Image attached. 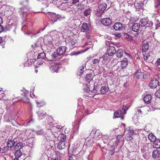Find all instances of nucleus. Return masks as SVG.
<instances>
[{"label":"nucleus","mask_w":160,"mask_h":160,"mask_svg":"<svg viewBox=\"0 0 160 160\" xmlns=\"http://www.w3.org/2000/svg\"><path fill=\"white\" fill-rule=\"evenodd\" d=\"M91 134V136H92V141L93 142L95 140H99L102 137V134L99 130L96 131L92 130Z\"/></svg>","instance_id":"obj_1"},{"label":"nucleus","mask_w":160,"mask_h":160,"mask_svg":"<svg viewBox=\"0 0 160 160\" xmlns=\"http://www.w3.org/2000/svg\"><path fill=\"white\" fill-rule=\"evenodd\" d=\"M140 22L142 27L145 26L146 27H151L153 25V23L152 21L149 20L148 18H142Z\"/></svg>","instance_id":"obj_2"},{"label":"nucleus","mask_w":160,"mask_h":160,"mask_svg":"<svg viewBox=\"0 0 160 160\" xmlns=\"http://www.w3.org/2000/svg\"><path fill=\"white\" fill-rule=\"evenodd\" d=\"M144 1V0H136L134 2V6L136 9L139 10L142 8Z\"/></svg>","instance_id":"obj_3"},{"label":"nucleus","mask_w":160,"mask_h":160,"mask_svg":"<svg viewBox=\"0 0 160 160\" xmlns=\"http://www.w3.org/2000/svg\"><path fill=\"white\" fill-rule=\"evenodd\" d=\"M142 27L140 23H134L132 25V30L134 32H138L142 30Z\"/></svg>","instance_id":"obj_4"},{"label":"nucleus","mask_w":160,"mask_h":160,"mask_svg":"<svg viewBox=\"0 0 160 160\" xmlns=\"http://www.w3.org/2000/svg\"><path fill=\"white\" fill-rule=\"evenodd\" d=\"M50 16L52 22V23H53L56 22L58 19H60L61 18V16L59 14H56L54 13H51L50 14Z\"/></svg>","instance_id":"obj_5"},{"label":"nucleus","mask_w":160,"mask_h":160,"mask_svg":"<svg viewBox=\"0 0 160 160\" xmlns=\"http://www.w3.org/2000/svg\"><path fill=\"white\" fill-rule=\"evenodd\" d=\"M158 85L159 81L156 79L151 80L149 83V86L151 88H156Z\"/></svg>","instance_id":"obj_6"},{"label":"nucleus","mask_w":160,"mask_h":160,"mask_svg":"<svg viewBox=\"0 0 160 160\" xmlns=\"http://www.w3.org/2000/svg\"><path fill=\"white\" fill-rule=\"evenodd\" d=\"M114 117L115 118H120L121 120H123V114L121 110H118L114 113Z\"/></svg>","instance_id":"obj_7"},{"label":"nucleus","mask_w":160,"mask_h":160,"mask_svg":"<svg viewBox=\"0 0 160 160\" xmlns=\"http://www.w3.org/2000/svg\"><path fill=\"white\" fill-rule=\"evenodd\" d=\"M154 9L160 14V0H155L154 2Z\"/></svg>","instance_id":"obj_8"},{"label":"nucleus","mask_w":160,"mask_h":160,"mask_svg":"<svg viewBox=\"0 0 160 160\" xmlns=\"http://www.w3.org/2000/svg\"><path fill=\"white\" fill-rule=\"evenodd\" d=\"M66 48L64 46H61L58 48L57 51L59 56L63 55L66 52Z\"/></svg>","instance_id":"obj_9"},{"label":"nucleus","mask_w":160,"mask_h":160,"mask_svg":"<svg viewBox=\"0 0 160 160\" xmlns=\"http://www.w3.org/2000/svg\"><path fill=\"white\" fill-rule=\"evenodd\" d=\"M115 48L114 46H110L107 50V53L108 56H113L116 53Z\"/></svg>","instance_id":"obj_10"},{"label":"nucleus","mask_w":160,"mask_h":160,"mask_svg":"<svg viewBox=\"0 0 160 160\" xmlns=\"http://www.w3.org/2000/svg\"><path fill=\"white\" fill-rule=\"evenodd\" d=\"M101 23L105 26H108L111 24L112 21L109 18H106L102 19Z\"/></svg>","instance_id":"obj_11"},{"label":"nucleus","mask_w":160,"mask_h":160,"mask_svg":"<svg viewBox=\"0 0 160 160\" xmlns=\"http://www.w3.org/2000/svg\"><path fill=\"white\" fill-rule=\"evenodd\" d=\"M28 11V9L26 7L20 8V10L19 11L20 14L22 13L23 17H25L27 15V12Z\"/></svg>","instance_id":"obj_12"},{"label":"nucleus","mask_w":160,"mask_h":160,"mask_svg":"<svg viewBox=\"0 0 160 160\" xmlns=\"http://www.w3.org/2000/svg\"><path fill=\"white\" fill-rule=\"evenodd\" d=\"M149 42H146L142 45V51L143 52H147L149 48Z\"/></svg>","instance_id":"obj_13"},{"label":"nucleus","mask_w":160,"mask_h":160,"mask_svg":"<svg viewBox=\"0 0 160 160\" xmlns=\"http://www.w3.org/2000/svg\"><path fill=\"white\" fill-rule=\"evenodd\" d=\"M122 28V23L120 22L115 23L113 25V28L115 30H120Z\"/></svg>","instance_id":"obj_14"},{"label":"nucleus","mask_w":160,"mask_h":160,"mask_svg":"<svg viewBox=\"0 0 160 160\" xmlns=\"http://www.w3.org/2000/svg\"><path fill=\"white\" fill-rule=\"evenodd\" d=\"M148 138L149 140L152 142H153L154 144H156L157 141H155L156 139V136L152 133H150L148 136Z\"/></svg>","instance_id":"obj_15"},{"label":"nucleus","mask_w":160,"mask_h":160,"mask_svg":"<svg viewBox=\"0 0 160 160\" xmlns=\"http://www.w3.org/2000/svg\"><path fill=\"white\" fill-rule=\"evenodd\" d=\"M81 31L83 32H87L89 30L88 27L87 23H83L81 27Z\"/></svg>","instance_id":"obj_16"},{"label":"nucleus","mask_w":160,"mask_h":160,"mask_svg":"<svg viewBox=\"0 0 160 160\" xmlns=\"http://www.w3.org/2000/svg\"><path fill=\"white\" fill-rule=\"evenodd\" d=\"M121 67L123 69L126 68L128 64V62L127 59L125 58L123 60L121 61Z\"/></svg>","instance_id":"obj_17"},{"label":"nucleus","mask_w":160,"mask_h":160,"mask_svg":"<svg viewBox=\"0 0 160 160\" xmlns=\"http://www.w3.org/2000/svg\"><path fill=\"white\" fill-rule=\"evenodd\" d=\"M107 4L106 3H102L99 4L98 7V10L101 11H104L106 8Z\"/></svg>","instance_id":"obj_18"},{"label":"nucleus","mask_w":160,"mask_h":160,"mask_svg":"<svg viewBox=\"0 0 160 160\" xmlns=\"http://www.w3.org/2000/svg\"><path fill=\"white\" fill-rule=\"evenodd\" d=\"M100 146L103 149L107 150L108 147V142L107 140L103 141V143H101Z\"/></svg>","instance_id":"obj_19"},{"label":"nucleus","mask_w":160,"mask_h":160,"mask_svg":"<svg viewBox=\"0 0 160 160\" xmlns=\"http://www.w3.org/2000/svg\"><path fill=\"white\" fill-rule=\"evenodd\" d=\"M152 99L151 96L150 95H147L143 98V101L147 103H148L150 102Z\"/></svg>","instance_id":"obj_20"},{"label":"nucleus","mask_w":160,"mask_h":160,"mask_svg":"<svg viewBox=\"0 0 160 160\" xmlns=\"http://www.w3.org/2000/svg\"><path fill=\"white\" fill-rule=\"evenodd\" d=\"M144 75L143 72H140L138 70L136 72L134 77L137 78H142L143 77Z\"/></svg>","instance_id":"obj_21"},{"label":"nucleus","mask_w":160,"mask_h":160,"mask_svg":"<svg viewBox=\"0 0 160 160\" xmlns=\"http://www.w3.org/2000/svg\"><path fill=\"white\" fill-rule=\"evenodd\" d=\"M65 147V143L64 142H60L58 145L57 148L59 150H61L64 148Z\"/></svg>","instance_id":"obj_22"},{"label":"nucleus","mask_w":160,"mask_h":160,"mask_svg":"<svg viewBox=\"0 0 160 160\" xmlns=\"http://www.w3.org/2000/svg\"><path fill=\"white\" fill-rule=\"evenodd\" d=\"M23 145L22 142L17 143L14 147L15 150H22V148L23 147Z\"/></svg>","instance_id":"obj_23"},{"label":"nucleus","mask_w":160,"mask_h":160,"mask_svg":"<svg viewBox=\"0 0 160 160\" xmlns=\"http://www.w3.org/2000/svg\"><path fill=\"white\" fill-rule=\"evenodd\" d=\"M123 50L122 49H120L117 51L116 55L118 57L121 58L123 55Z\"/></svg>","instance_id":"obj_24"},{"label":"nucleus","mask_w":160,"mask_h":160,"mask_svg":"<svg viewBox=\"0 0 160 160\" xmlns=\"http://www.w3.org/2000/svg\"><path fill=\"white\" fill-rule=\"evenodd\" d=\"M59 7L62 10H66L68 8V3H62L59 6Z\"/></svg>","instance_id":"obj_25"},{"label":"nucleus","mask_w":160,"mask_h":160,"mask_svg":"<svg viewBox=\"0 0 160 160\" xmlns=\"http://www.w3.org/2000/svg\"><path fill=\"white\" fill-rule=\"evenodd\" d=\"M152 157L155 159L159 157V151L157 150L156 149L154 150L152 152Z\"/></svg>","instance_id":"obj_26"},{"label":"nucleus","mask_w":160,"mask_h":160,"mask_svg":"<svg viewBox=\"0 0 160 160\" xmlns=\"http://www.w3.org/2000/svg\"><path fill=\"white\" fill-rule=\"evenodd\" d=\"M97 87L95 88V86L93 87V89L91 88H84V90L85 91H86V92H88L89 91L95 93V91H96L97 90Z\"/></svg>","instance_id":"obj_27"},{"label":"nucleus","mask_w":160,"mask_h":160,"mask_svg":"<svg viewBox=\"0 0 160 160\" xmlns=\"http://www.w3.org/2000/svg\"><path fill=\"white\" fill-rule=\"evenodd\" d=\"M15 143V141L13 140H10L8 141V147L11 148H12Z\"/></svg>","instance_id":"obj_28"},{"label":"nucleus","mask_w":160,"mask_h":160,"mask_svg":"<svg viewBox=\"0 0 160 160\" xmlns=\"http://www.w3.org/2000/svg\"><path fill=\"white\" fill-rule=\"evenodd\" d=\"M84 68V66L82 65L80 67V68L78 69V71L77 72V74L79 76L81 75L83 72Z\"/></svg>","instance_id":"obj_29"},{"label":"nucleus","mask_w":160,"mask_h":160,"mask_svg":"<svg viewBox=\"0 0 160 160\" xmlns=\"http://www.w3.org/2000/svg\"><path fill=\"white\" fill-rule=\"evenodd\" d=\"M108 88L106 86L102 87L100 89L101 92L104 94L108 92Z\"/></svg>","instance_id":"obj_30"},{"label":"nucleus","mask_w":160,"mask_h":160,"mask_svg":"<svg viewBox=\"0 0 160 160\" xmlns=\"http://www.w3.org/2000/svg\"><path fill=\"white\" fill-rule=\"evenodd\" d=\"M22 150H15L16 152L15 153V155L16 158H19L21 156L22 154Z\"/></svg>","instance_id":"obj_31"},{"label":"nucleus","mask_w":160,"mask_h":160,"mask_svg":"<svg viewBox=\"0 0 160 160\" xmlns=\"http://www.w3.org/2000/svg\"><path fill=\"white\" fill-rule=\"evenodd\" d=\"M91 75H92L90 73L86 75V81L87 82H89L92 79V78Z\"/></svg>","instance_id":"obj_32"},{"label":"nucleus","mask_w":160,"mask_h":160,"mask_svg":"<svg viewBox=\"0 0 160 160\" xmlns=\"http://www.w3.org/2000/svg\"><path fill=\"white\" fill-rule=\"evenodd\" d=\"M62 155V154H60L59 152H57L56 153V155L54 157H53L51 158L49 160H58V157L59 156V157L60 156H61Z\"/></svg>","instance_id":"obj_33"},{"label":"nucleus","mask_w":160,"mask_h":160,"mask_svg":"<svg viewBox=\"0 0 160 160\" xmlns=\"http://www.w3.org/2000/svg\"><path fill=\"white\" fill-rule=\"evenodd\" d=\"M101 59V58H99V59H94L92 61V64L94 65V66H97V65L99 63V62Z\"/></svg>","instance_id":"obj_34"},{"label":"nucleus","mask_w":160,"mask_h":160,"mask_svg":"<svg viewBox=\"0 0 160 160\" xmlns=\"http://www.w3.org/2000/svg\"><path fill=\"white\" fill-rule=\"evenodd\" d=\"M91 9L90 8H88L86 9L83 12V13L85 16H87L91 13Z\"/></svg>","instance_id":"obj_35"},{"label":"nucleus","mask_w":160,"mask_h":160,"mask_svg":"<svg viewBox=\"0 0 160 160\" xmlns=\"http://www.w3.org/2000/svg\"><path fill=\"white\" fill-rule=\"evenodd\" d=\"M46 57V54L44 52L41 53H39L38 57L37 58L38 59L40 58L44 59Z\"/></svg>","instance_id":"obj_36"},{"label":"nucleus","mask_w":160,"mask_h":160,"mask_svg":"<svg viewBox=\"0 0 160 160\" xmlns=\"http://www.w3.org/2000/svg\"><path fill=\"white\" fill-rule=\"evenodd\" d=\"M59 137L61 142H64L66 140V136L64 134L60 135L59 136Z\"/></svg>","instance_id":"obj_37"},{"label":"nucleus","mask_w":160,"mask_h":160,"mask_svg":"<svg viewBox=\"0 0 160 160\" xmlns=\"http://www.w3.org/2000/svg\"><path fill=\"white\" fill-rule=\"evenodd\" d=\"M57 69V66H52L50 68V70L52 72H56Z\"/></svg>","instance_id":"obj_38"},{"label":"nucleus","mask_w":160,"mask_h":160,"mask_svg":"<svg viewBox=\"0 0 160 160\" xmlns=\"http://www.w3.org/2000/svg\"><path fill=\"white\" fill-rule=\"evenodd\" d=\"M101 58V59L102 58L103 59V61H102V63L103 64H104L106 62V60L108 58L107 56V54H104Z\"/></svg>","instance_id":"obj_39"},{"label":"nucleus","mask_w":160,"mask_h":160,"mask_svg":"<svg viewBox=\"0 0 160 160\" xmlns=\"http://www.w3.org/2000/svg\"><path fill=\"white\" fill-rule=\"evenodd\" d=\"M46 115V112H42L40 113V114H38V115L39 117H40V118L41 119H42L43 118H44V116H45Z\"/></svg>","instance_id":"obj_40"},{"label":"nucleus","mask_w":160,"mask_h":160,"mask_svg":"<svg viewBox=\"0 0 160 160\" xmlns=\"http://www.w3.org/2000/svg\"><path fill=\"white\" fill-rule=\"evenodd\" d=\"M124 36L126 38H128L130 40H132L133 39V38L132 36L126 33L124 34Z\"/></svg>","instance_id":"obj_41"},{"label":"nucleus","mask_w":160,"mask_h":160,"mask_svg":"<svg viewBox=\"0 0 160 160\" xmlns=\"http://www.w3.org/2000/svg\"><path fill=\"white\" fill-rule=\"evenodd\" d=\"M155 96L158 98H160V89L156 91L155 93Z\"/></svg>","instance_id":"obj_42"},{"label":"nucleus","mask_w":160,"mask_h":160,"mask_svg":"<svg viewBox=\"0 0 160 160\" xmlns=\"http://www.w3.org/2000/svg\"><path fill=\"white\" fill-rule=\"evenodd\" d=\"M79 0H72V4H75L77 3H78L77 4L78 6H79L81 5V4L79 3Z\"/></svg>","instance_id":"obj_43"},{"label":"nucleus","mask_w":160,"mask_h":160,"mask_svg":"<svg viewBox=\"0 0 160 160\" xmlns=\"http://www.w3.org/2000/svg\"><path fill=\"white\" fill-rule=\"evenodd\" d=\"M29 100V98L26 96H25L22 98V100L24 102H28Z\"/></svg>","instance_id":"obj_44"},{"label":"nucleus","mask_w":160,"mask_h":160,"mask_svg":"<svg viewBox=\"0 0 160 160\" xmlns=\"http://www.w3.org/2000/svg\"><path fill=\"white\" fill-rule=\"evenodd\" d=\"M8 151V147H4L2 150V152L4 153L7 152Z\"/></svg>","instance_id":"obj_45"},{"label":"nucleus","mask_w":160,"mask_h":160,"mask_svg":"<svg viewBox=\"0 0 160 160\" xmlns=\"http://www.w3.org/2000/svg\"><path fill=\"white\" fill-rule=\"evenodd\" d=\"M76 42L77 41L75 40L72 39L70 41L69 43H71V45H74L76 43Z\"/></svg>","instance_id":"obj_46"},{"label":"nucleus","mask_w":160,"mask_h":160,"mask_svg":"<svg viewBox=\"0 0 160 160\" xmlns=\"http://www.w3.org/2000/svg\"><path fill=\"white\" fill-rule=\"evenodd\" d=\"M59 55L57 52H55L53 54L51 55L52 57L53 58H56Z\"/></svg>","instance_id":"obj_47"},{"label":"nucleus","mask_w":160,"mask_h":160,"mask_svg":"<svg viewBox=\"0 0 160 160\" xmlns=\"http://www.w3.org/2000/svg\"><path fill=\"white\" fill-rule=\"evenodd\" d=\"M53 127V125H51V124L50 122L48 123L47 126V128L48 129H50L52 128Z\"/></svg>","instance_id":"obj_48"},{"label":"nucleus","mask_w":160,"mask_h":160,"mask_svg":"<svg viewBox=\"0 0 160 160\" xmlns=\"http://www.w3.org/2000/svg\"><path fill=\"white\" fill-rule=\"evenodd\" d=\"M126 138L128 141H131L132 139V137L131 135L127 136L126 137Z\"/></svg>","instance_id":"obj_49"},{"label":"nucleus","mask_w":160,"mask_h":160,"mask_svg":"<svg viewBox=\"0 0 160 160\" xmlns=\"http://www.w3.org/2000/svg\"><path fill=\"white\" fill-rule=\"evenodd\" d=\"M155 65L157 66L160 65V58L157 59Z\"/></svg>","instance_id":"obj_50"},{"label":"nucleus","mask_w":160,"mask_h":160,"mask_svg":"<svg viewBox=\"0 0 160 160\" xmlns=\"http://www.w3.org/2000/svg\"><path fill=\"white\" fill-rule=\"evenodd\" d=\"M4 43H3L2 42V38L1 37H0V44L2 46V48H4Z\"/></svg>","instance_id":"obj_51"},{"label":"nucleus","mask_w":160,"mask_h":160,"mask_svg":"<svg viewBox=\"0 0 160 160\" xmlns=\"http://www.w3.org/2000/svg\"><path fill=\"white\" fill-rule=\"evenodd\" d=\"M155 141H157V143L154 144L155 145L160 146V140L159 139L156 140Z\"/></svg>","instance_id":"obj_52"},{"label":"nucleus","mask_w":160,"mask_h":160,"mask_svg":"<svg viewBox=\"0 0 160 160\" xmlns=\"http://www.w3.org/2000/svg\"><path fill=\"white\" fill-rule=\"evenodd\" d=\"M9 26L8 25L6 26V27L3 28V31H6L9 29Z\"/></svg>","instance_id":"obj_53"},{"label":"nucleus","mask_w":160,"mask_h":160,"mask_svg":"<svg viewBox=\"0 0 160 160\" xmlns=\"http://www.w3.org/2000/svg\"><path fill=\"white\" fill-rule=\"evenodd\" d=\"M92 154L90 153L88 156V160H91L92 159Z\"/></svg>","instance_id":"obj_54"},{"label":"nucleus","mask_w":160,"mask_h":160,"mask_svg":"<svg viewBox=\"0 0 160 160\" xmlns=\"http://www.w3.org/2000/svg\"><path fill=\"white\" fill-rule=\"evenodd\" d=\"M122 109H123L124 112H125H125L128 109V108H127L125 105H124L123 106Z\"/></svg>","instance_id":"obj_55"},{"label":"nucleus","mask_w":160,"mask_h":160,"mask_svg":"<svg viewBox=\"0 0 160 160\" xmlns=\"http://www.w3.org/2000/svg\"><path fill=\"white\" fill-rule=\"evenodd\" d=\"M79 127H80V123H79V124L78 125V128L77 130V131H74V132H73V133H77V132H78V129H79Z\"/></svg>","instance_id":"obj_56"},{"label":"nucleus","mask_w":160,"mask_h":160,"mask_svg":"<svg viewBox=\"0 0 160 160\" xmlns=\"http://www.w3.org/2000/svg\"><path fill=\"white\" fill-rule=\"evenodd\" d=\"M159 27H160V22H158H158H157L156 27V29H157Z\"/></svg>","instance_id":"obj_57"},{"label":"nucleus","mask_w":160,"mask_h":160,"mask_svg":"<svg viewBox=\"0 0 160 160\" xmlns=\"http://www.w3.org/2000/svg\"><path fill=\"white\" fill-rule=\"evenodd\" d=\"M33 122V120L32 119H31V120H29L28 122V123H26V124H27V125H28V124H29L30 123H32Z\"/></svg>","instance_id":"obj_58"},{"label":"nucleus","mask_w":160,"mask_h":160,"mask_svg":"<svg viewBox=\"0 0 160 160\" xmlns=\"http://www.w3.org/2000/svg\"><path fill=\"white\" fill-rule=\"evenodd\" d=\"M3 27L2 26L0 25V33H1L2 31H3Z\"/></svg>","instance_id":"obj_59"},{"label":"nucleus","mask_w":160,"mask_h":160,"mask_svg":"<svg viewBox=\"0 0 160 160\" xmlns=\"http://www.w3.org/2000/svg\"><path fill=\"white\" fill-rule=\"evenodd\" d=\"M123 86L124 87H125L126 88L128 86V83L127 82L125 83L123 85Z\"/></svg>","instance_id":"obj_60"},{"label":"nucleus","mask_w":160,"mask_h":160,"mask_svg":"<svg viewBox=\"0 0 160 160\" xmlns=\"http://www.w3.org/2000/svg\"><path fill=\"white\" fill-rule=\"evenodd\" d=\"M75 158L74 156L70 157L69 158V160H75L73 158Z\"/></svg>","instance_id":"obj_61"},{"label":"nucleus","mask_w":160,"mask_h":160,"mask_svg":"<svg viewBox=\"0 0 160 160\" xmlns=\"http://www.w3.org/2000/svg\"><path fill=\"white\" fill-rule=\"evenodd\" d=\"M129 130L130 132L131 133V134H132L133 135L134 132V130H132V129H129Z\"/></svg>","instance_id":"obj_62"},{"label":"nucleus","mask_w":160,"mask_h":160,"mask_svg":"<svg viewBox=\"0 0 160 160\" xmlns=\"http://www.w3.org/2000/svg\"><path fill=\"white\" fill-rule=\"evenodd\" d=\"M114 149L110 151V154L111 155H112L114 154Z\"/></svg>","instance_id":"obj_63"},{"label":"nucleus","mask_w":160,"mask_h":160,"mask_svg":"<svg viewBox=\"0 0 160 160\" xmlns=\"http://www.w3.org/2000/svg\"><path fill=\"white\" fill-rule=\"evenodd\" d=\"M137 33H136L134 35V36L135 37H136V38H137L138 35V32H137Z\"/></svg>","instance_id":"obj_64"}]
</instances>
